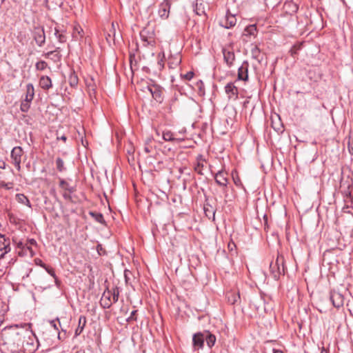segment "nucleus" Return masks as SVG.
Returning a JSON list of instances; mask_svg holds the SVG:
<instances>
[{
    "label": "nucleus",
    "mask_w": 353,
    "mask_h": 353,
    "mask_svg": "<svg viewBox=\"0 0 353 353\" xmlns=\"http://www.w3.org/2000/svg\"><path fill=\"white\" fill-rule=\"evenodd\" d=\"M31 325L30 323H25L21 325V329L19 330V325H12L8 328L9 337H6V341L4 342V345L13 343L17 347L23 345L26 336H30L31 334L30 331Z\"/></svg>",
    "instance_id": "nucleus-1"
},
{
    "label": "nucleus",
    "mask_w": 353,
    "mask_h": 353,
    "mask_svg": "<svg viewBox=\"0 0 353 353\" xmlns=\"http://www.w3.org/2000/svg\"><path fill=\"white\" fill-rule=\"evenodd\" d=\"M119 290L117 287L112 290L107 288L103 293L100 300V304L103 308H110L113 303L118 301Z\"/></svg>",
    "instance_id": "nucleus-2"
},
{
    "label": "nucleus",
    "mask_w": 353,
    "mask_h": 353,
    "mask_svg": "<svg viewBox=\"0 0 353 353\" xmlns=\"http://www.w3.org/2000/svg\"><path fill=\"white\" fill-rule=\"evenodd\" d=\"M270 272L275 280L284 273V259L282 256H278L275 263H270Z\"/></svg>",
    "instance_id": "nucleus-3"
},
{
    "label": "nucleus",
    "mask_w": 353,
    "mask_h": 353,
    "mask_svg": "<svg viewBox=\"0 0 353 353\" xmlns=\"http://www.w3.org/2000/svg\"><path fill=\"white\" fill-rule=\"evenodd\" d=\"M140 37L145 43V46H154V31L152 27L148 26L144 28L140 32Z\"/></svg>",
    "instance_id": "nucleus-4"
},
{
    "label": "nucleus",
    "mask_w": 353,
    "mask_h": 353,
    "mask_svg": "<svg viewBox=\"0 0 353 353\" xmlns=\"http://www.w3.org/2000/svg\"><path fill=\"white\" fill-rule=\"evenodd\" d=\"M23 156V150L20 146L14 147L11 151L10 158L12 163L15 166L18 171L21 170V163Z\"/></svg>",
    "instance_id": "nucleus-5"
},
{
    "label": "nucleus",
    "mask_w": 353,
    "mask_h": 353,
    "mask_svg": "<svg viewBox=\"0 0 353 353\" xmlns=\"http://www.w3.org/2000/svg\"><path fill=\"white\" fill-rule=\"evenodd\" d=\"M170 6V0H163V1L159 5L158 14L161 19L165 20L168 18Z\"/></svg>",
    "instance_id": "nucleus-6"
},
{
    "label": "nucleus",
    "mask_w": 353,
    "mask_h": 353,
    "mask_svg": "<svg viewBox=\"0 0 353 353\" xmlns=\"http://www.w3.org/2000/svg\"><path fill=\"white\" fill-rule=\"evenodd\" d=\"M34 39L39 46H42L46 41L45 32L43 28H35L33 32Z\"/></svg>",
    "instance_id": "nucleus-7"
},
{
    "label": "nucleus",
    "mask_w": 353,
    "mask_h": 353,
    "mask_svg": "<svg viewBox=\"0 0 353 353\" xmlns=\"http://www.w3.org/2000/svg\"><path fill=\"white\" fill-rule=\"evenodd\" d=\"M251 307H254V309L260 312L262 310H265L264 308V300L261 296H254L251 301L250 303Z\"/></svg>",
    "instance_id": "nucleus-8"
},
{
    "label": "nucleus",
    "mask_w": 353,
    "mask_h": 353,
    "mask_svg": "<svg viewBox=\"0 0 353 353\" xmlns=\"http://www.w3.org/2000/svg\"><path fill=\"white\" fill-rule=\"evenodd\" d=\"M193 346L194 348H203L204 344V336L202 333L194 334L192 339Z\"/></svg>",
    "instance_id": "nucleus-9"
},
{
    "label": "nucleus",
    "mask_w": 353,
    "mask_h": 353,
    "mask_svg": "<svg viewBox=\"0 0 353 353\" xmlns=\"http://www.w3.org/2000/svg\"><path fill=\"white\" fill-rule=\"evenodd\" d=\"M228 174L224 171H219L215 174V181L217 184L221 186H226L228 184Z\"/></svg>",
    "instance_id": "nucleus-10"
},
{
    "label": "nucleus",
    "mask_w": 353,
    "mask_h": 353,
    "mask_svg": "<svg viewBox=\"0 0 353 353\" xmlns=\"http://www.w3.org/2000/svg\"><path fill=\"white\" fill-rule=\"evenodd\" d=\"M223 57L228 66H231L235 59V55L233 51L228 49H223Z\"/></svg>",
    "instance_id": "nucleus-11"
},
{
    "label": "nucleus",
    "mask_w": 353,
    "mask_h": 353,
    "mask_svg": "<svg viewBox=\"0 0 353 353\" xmlns=\"http://www.w3.org/2000/svg\"><path fill=\"white\" fill-rule=\"evenodd\" d=\"M225 91L226 94L228 95L229 98H232L233 97H238V88L234 85L233 83H228L225 87Z\"/></svg>",
    "instance_id": "nucleus-12"
},
{
    "label": "nucleus",
    "mask_w": 353,
    "mask_h": 353,
    "mask_svg": "<svg viewBox=\"0 0 353 353\" xmlns=\"http://www.w3.org/2000/svg\"><path fill=\"white\" fill-rule=\"evenodd\" d=\"M163 139L165 141H177L180 142L184 140L183 138L177 137L173 132L170 130H165L163 132Z\"/></svg>",
    "instance_id": "nucleus-13"
},
{
    "label": "nucleus",
    "mask_w": 353,
    "mask_h": 353,
    "mask_svg": "<svg viewBox=\"0 0 353 353\" xmlns=\"http://www.w3.org/2000/svg\"><path fill=\"white\" fill-rule=\"evenodd\" d=\"M330 299L332 304L336 307H340L343 305V297L339 293H333L331 294Z\"/></svg>",
    "instance_id": "nucleus-14"
},
{
    "label": "nucleus",
    "mask_w": 353,
    "mask_h": 353,
    "mask_svg": "<svg viewBox=\"0 0 353 353\" xmlns=\"http://www.w3.org/2000/svg\"><path fill=\"white\" fill-rule=\"evenodd\" d=\"M147 88L151 93L152 97L157 101L161 102L162 100V92L161 90L156 86H148Z\"/></svg>",
    "instance_id": "nucleus-15"
},
{
    "label": "nucleus",
    "mask_w": 353,
    "mask_h": 353,
    "mask_svg": "<svg viewBox=\"0 0 353 353\" xmlns=\"http://www.w3.org/2000/svg\"><path fill=\"white\" fill-rule=\"evenodd\" d=\"M39 85L43 90H49L52 86L51 79L48 76H42L39 79Z\"/></svg>",
    "instance_id": "nucleus-16"
},
{
    "label": "nucleus",
    "mask_w": 353,
    "mask_h": 353,
    "mask_svg": "<svg viewBox=\"0 0 353 353\" xmlns=\"http://www.w3.org/2000/svg\"><path fill=\"white\" fill-rule=\"evenodd\" d=\"M236 23V19L234 15L227 14L225 19V23L222 26L228 29L234 26Z\"/></svg>",
    "instance_id": "nucleus-17"
},
{
    "label": "nucleus",
    "mask_w": 353,
    "mask_h": 353,
    "mask_svg": "<svg viewBox=\"0 0 353 353\" xmlns=\"http://www.w3.org/2000/svg\"><path fill=\"white\" fill-rule=\"evenodd\" d=\"M248 79V64H243L238 70V79L247 81Z\"/></svg>",
    "instance_id": "nucleus-18"
},
{
    "label": "nucleus",
    "mask_w": 353,
    "mask_h": 353,
    "mask_svg": "<svg viewBox=\"0 0 353 353\" xmlns=\"http://www.w3.org/2000/svg\"><path fill=\"white\" fill-rule=\"evenodd\" d=\"M181 61V58L179 54H176L175 56H171L168 59V66L170 68H175L178 66Z\"/></svg>",
    "instance_id": "nucleus-19"
},
{
    "label": "nucleus",
    "mask_w": 353,
    "mask_h": 353,
    "mask_svg": "<svg viewBox=\"0 0 353 353\" xmlns=\"http://www.w3.org/2000/svg\"><path fill=\"white\" fill-rule=\"evenodd\" d=\"M34 96V89L32 83H28L26 85V94L25 101L31 102Z\"/></svg>",
    "instance_id": "nucleus-20"
},
{
    "label": "nucleus",
    "mask_w": 353,
    "mask_h": 353,
    "mask_svg": "<svg viewBox=\"0 0 353 353\" xmlns=\"http://www.w3.org/2000/svg\"><path fill=\"white\" fill-rule=\"evenodd\" d=\"M10 248L8 244L5 243L3 236H0V259L3 258L4 255L10 251Z\"/></svg>",
    "instance_id": "nucleus-21"
},
{
    "label": "nucleus",
    "mask_w": 353,
    "mask_h": 353,
    "mask_svg": "<svg viewBox=\"0 0 353 353\" xmlns=\"http://www.w3.org/2000/svg\"><path fill=\"white\" fill-rule=\"evenodd\" d=\"M227 296L228 302L232 305L236 304L240 299V294L239 292H230Z\"/></svg>",
    "instance_id": "nucleus-22"
},
{
    "label": "nucleus",
    "mask_w": 353,
    "mask_h": 353,
    "mask_svg": "<svg viewBox=\"0 0 353 353\" xmlns=\"http://www.w3.org/2000/svg\"><path fill=\"white\" fill-rule=\"evenodd\" d=\"M197 163L194 167V170L199 174H203V161L204 159L201 155L199 156L196 159Z\"/></svg>",
    "instance_id": "nucleus-23"
},
{
    "label": "nucleus",
    "mask_w": 353,
    "mask_h": 353,
    "mask_svg": "<svg viewBox=\"0 0 353 353\" xmlns=\"http://www.w3.org/2000/svg\"><path fill=\"white\" fill-rule=\"evenodd\" d=\"M86 323V318L84 316H81L79 319V325L78 327L76 329L75 334L79 335L82 331L83 330V328Z\"/></svg>",
    "instance_id": "nucleus-24"
},
{
    "label": "nucleus",
    "mask_w": 353,
    "mask_h": 353,
    "mask_svg": "<svg viewBox=\"0 0 353 353\" xmlns=\"http://www.w3.org/2000/svg\"><path fill=\"white\" fill-rule=\"evenodd\" d=\"M257 32V29L255 25H250L247 26L244 30L243 34L245 36H254L255 37Z\"/></svg>",
    "instance_id": "nucleus-25"
},
{
    "label": "nucleus",
    "mask_w": 353,
    "mask_h": 353,
    "mask_svg": "<svg viewBox=\"0 0 353 353\" xmlns=\"http://www.w3.org/2000/svg\"><path fill=\"white\" fill-rule=\"evenodd\" d=\"M68 82L70 86L73 88L76 87L78 85L79 79L77 75L74 72H71V74H70Z\"/></svg>",
    "instance_id": "nucleus-26"
},
{
    "label": "nucleus",
    "mask_w": 353,
    "mask_h": 353,
    "mask_svg": "<svg viewBox=\"0 0 353 353\" xmlns=\"http://www.w3.org/2000/svg\"><path fill=\"white\" fill-rule=\"evenodd\" d=\"M165 64V54L164 52L158 54L157 68L159 70H162Z\"/></svg>",
    "instance_id": "nucleus-27"
},
{
    "label": "nucleus",
    "mask_w": 353,
    "mask_h": 353,
    "mask_svg": "<svg viewBox=\"0 0 353 353\" xmlns=\"http://www.w3.org/2000/svg\"><path fill=\"white\" fill-rule=\"evenodd\" d=\"M16 198L19 203L30 207V203L28 199L24 194H18L16 195Z\"/></svg>",
    "instance_id": "nucleus-28"
},
{
    "label": "nucleus",
    "mask_w": 353,
    "mask_h": 353,
    "mask_svg": "<svg viewBox=\"0 0 353 353\" xmlns=\"http://www.w3.org/2000/svg\"><path fill=\"white\" fill-rule=\"evenodd\" d=\"M90 214L92 217H93L97 222L100 223H104L105 221L102 214L96 212H90Z\"/></svg>",
    "instance_id": "nucleus-29"
},
{
    "label": "nucleus",
    "mask_w": 353,
    "mask_h": 353,
    "mask_svg": "<svg viewBox=\"0 0 353 353\" xmlns=\"http://www.w3.org/2000/svg\"><path fill=\"white\" fill-rule=\"evenodd\" d=\"M59 49V48H57L55 50H52V51H50V52H47L46 56L47 57H49L51 55H53V59H54V61L60 60L61 55L59 54V53L58 52Z\"/></svg>",
    "instance_id": "nucleus-30"
},
{
    "label": "nucleus",
    "mask_w": 353,
    "mask_h": 353,
    "mask_svg": "<svg viewBox=\"0 0 353 353\" xmlns=\"http://www.w3.org/2000/svg\"><path fill=\"white\" fill-rule=\"evenodd\" d=\"M205 340H206V343H207V345L210 347H212L214 343H215V341H216V337L214 335H212V334H208V336H206L205 338Z\"/></svg>",
    "instance_id": "nucleus-31"
},
{
    "label": "nucleus",
    "mask_w": 353,
    "mask_h": 353,
    "mask_svg": "<svg viewBox=\"0 0 353 353\" xmlns=\"http://www.w3.org/2000/svg\"><path fill=\"white\" fill-rule=\"evenodd\" d=\"M59 185L61 188L68 190L69 192H72L74 191V188L70 187L69 184L64 180H61Z\"/></svg>",
    "instance_id": "nucleus-32"
},
{
    "label": "nucleus",
    "mask_w": 353,
    "mask_h": 353,
    "mask_svg": "<svg viewBox=\"0 0 353 353\" xmlns=\"http://www.w3.org/2000/svg\"><path fill=\"white\" fill-rule=\"evenodd\" d=\"M56 165H57V170L59 172H63V170H65L64 163H63V161L61 158L58 157L57 159Z\"/></svg>",
    "instance_id": "nucleus-33"
},
{
    "label": "nucleus",
    "mask_w": 353,
    "mask_h": 353,
    "mask_svg": "<svg viewBox=\"0 0 353 353\" xmlns=\"http://www.w3.org/2000/svg\"><path fill=\"white\" fill-rule=\"evenodd\" d=\"M195 12L198 15H202L205 14V10L204 7L203 6L202 3H196V7H195Z\"/></svg>",
    "instance_id": "nucleus-34"
},
{
    "label": "nucleus",
    "mask_w": 353,
    "mask_h": 353,
    "mask_svg": "<svg viewBox=\"0 0 353 353\" xmlns=\"http://www.w3.org/2000/svg\"><path fill=\"white\" fill-rule=\"evenodd\" d=\"M54 34L60 43H64L66 41V37L63 33H60L58 30L55 29Z\"/></svg>",
    "instance_id": "nucleus-35"
},
{
    "label": "nucleus",
    "mask_w": 353,
    "mask_h": 353,
    "mask_svg": "<svg viewBox=\"0 0 353 353\" xmlns=\"http://www.w3.org/2000/svg\"><path fill=\"white\" fill-rule=\"evenodd\" d=\"M47 66L48 64L44 61H38L35 65V68L38 70H43L47 68Z\"/></svg>",
    "instance_id": "nucleus-36"
},
{
    "label": "nucleus",
    "mask_w": 353,
    "mask_h": 353,
    "mask_svg": "<svg viewBox=\"0 0 353 353\" xmlns=\"http://www.w3.org/2000/svg\"><path fill=\"white\" fill-rule=\"evenodd\" d=\"M251 53L253 58L257 59L260 54V50L256 46H254L251 50Z\"/></svg>",
    "instance_id": "nucleus-37"
},
{
    "label": "nucleus",
    "mask_w": 353,
    "mask_h": 353,
    "mask_svg": "<svg viewBox=\"0 0 353 353\" xmlns=\"http://www.w3.org/2000/svg\"><path fill=\"white\" fill-rule=\"evenodd\" d=\"M41 265L46 269V270L50 275L53 276L57 280V277H56L54 271L52 268L46 266L45 264H41Z\"/></svg>",
    "instance_id": "nucleus-38"
},
{
    "label": "nucleus",
    "mask_w": 353,
    "mask_h": 353,
    "mask_svg": "<svg viewBox=\"0 0 353 353\" xmlns=\"http://www.w3.org/2000/svg\"><path fill=\"white\" fill-rule=\"evenodd\" d=\"M232 178H233L234 183L236 185L242 186V183H241L240 178L237 175H235L234 173H232Z\"/></svg>",
    "instance_id": "nucleus-39"
},
{
    "label": "nucleus",
    "mask_w": 353,
    "mask_h": 353,
    "mask_svg": "<svg viewBox=\"0 0 353 353\" xmlns=\"http://www.w3.org/2000/svg\"><path fill=\"white\" fill-rule=\"evenodd\" d=\"M143 150L145 153H150L153 150V146L152 144H149L148 143L147 144H145Z\"/></svg>",
    "instance_id": "nucleus-40"
},
{
    "label": "nucleus",
    "mask_w": 353,
    "mask_h": 353,
    "mask_svg": "<svg viewBox=\"0 0 353 353\" xmlns=\"http://www.w3.org/2000/svg\"><path fill=\"white\" fill-rule=\"evenodd\" d=\"M29 103L30 102H23L21 105V111L23 112H27L30 108V105H29Z\"/></svg>",
    "instance_id": "nucleus-41"
},
{
    "label": "nucleus",
    "mask_w": 353,
    "mask_h": 353,
    "mask_svg": "<svg viewBox=\"0 0 353 353\" xmlns=\"http://www.w3.org/2000/svg\"><path fill=\"white\" fill-rule=\"evenodd\" d=\"M87 86L88 88L90 94H91V92H94L95 86L93 83H92V82L87 83Z\"/></svg>",
    "instance_id": "nucleus-42"
},
{
    "label": "nucleus",
    "mask_w": 353,
    "mask_h": 353,
    "mask_svg": "<svg viewBox=\"0 0 353 353\" xmlns=\"http://www.w3.org/2000/svg\"><path fill=\"white\" fill-rule=\"evenodd\" d=\"M194 76V73L192 72H187L185 75H184V78L186 79V80H190L192 79Z\"/></svg>",
    "instance_id": "nucleus-43"
},
{
    "label": "nucleus",
    "mask_w": 353,
    "mask_h": 353,
    "mask_svg": "<svg viewBox=\"0 0 353 353\" xmlns=\"http://www.w3.org/2000/svg\"><path fill=\"white\" fill-rule=\"evenodd\" d=\"M285 6H292V8H293L292 11H293V12H296V11L297 10V9H298V8H297L296 5V4H294V3H288V4H285Z\"/></svg>",
    "instance_id": "nucleus-44"
},
{
    "label": "nucleus",
    "mask_w": 353,
    "mask_h": 353,
    "mask_svg": "<svg viewBox=\"0 0 353 353\" xmlns=\"http://www.w3.org/2000/svg\"><path fill=\"white\" fill-rule=\"evenodd\" d=\"M153 141V138L152 137H148L146 139V140L145 141V144H147L148 143L149 144H152V142Z\"/></svg>",
    "instance_id": "nucleus-45"
},
{
    "label": "nucleus",
    "mask_w": 353,
    "mask_h": 353,
    "mask_svg": "<svg viewBox=\"0 0 353 353\" xmlns=\"http://www.w3.org/2000/svg\"><path fill=\"white\" fill-rule=\"evenodd\" d=\"M28 243H29L30 245H36V243H36V241H35L34 239H30V240L28 241Z\"/></svg>",
    "instance_id": "nucleus-46"
},
{
    "label": "nucleus",
    "mask_w": 353,
    "mask_h": 353,
    "mask_svg": "<svg viewBox=\"0 0 353 353\" xmlns=\"http://www.w3.org/2000/svg\"><path fill=\"white\" fill-rule=\"evenodd\" d=\"M50 324L52 325V326L55 329V330H58V327L57 326V324H56V322L54 321H52L50 322Z\"/></svg>",
    "instance_id": "nucleus-47"
},
{
    "label": "nucleus",
    "mask_w": 353,
    "mask_h": 353,
    "mask_svg": "<svg viewBox=\"0 0 353 353\" xmlns=\"http://www.w3.org/2000/svg\"><path fill=\"white\" fill-rule=\"evenodd\" d=\"M130 273V271H128V270H125V281L126 282H128V274Z\"/></svg>",
    "instance_id": "nucleus-48"
},
{
    "label": "nucleus",
    "mask_w": 353,
    "mask_h": 353,
    "mask_svg": "<svg viewBox=\"0 0 353 353\" xmlns=\"http://www.w3.org/2000/svg\"><path fill=\"white\" fill-rule=\"evenodd\" d=\"M57 139H61V140H62L63 141H65L66 139H67V137L65 135H63V136H61L60 137H57Z\"/></svg>",
    "instance_id": "nucleus-49"
},
{
    "label": "nucleus",
    "mask_w": 353,
    "mask_h": 353,
    "mask_svg": "<svg viewBox=\"0 0 353 353\" xmlns=\"http://www.w3.org/2000/svg\"><path fill=\"white\" fill-rule=\"evenodd\" d=\"M272 353H283L282 351L280 350H273Z\"/></svg>",
    "instance_id": "nucleus-50"
},
{
    "label": "nucleus",
    "mask_w": 353,
    "mask_h": 353,
    "mask_svg": "<svg viewBox=\"0 0 353 353\" xmlns=\"http://www.w3.org/2000/svg\"><path fill=\"white\" fill-rule=\"evenodd\" d=\"M63 196H64L65 199H68V198H70V195H69V194H67L66 193H64V194H63Z\"/></svg>",
    "instance_id": "nucleus-51"
},
{
    "label": "nucleus",
    "mask_w": 353,
    "mask_h": 353,
    "mask_svg": "<svg viewBox=\"0 0 353 353\" xmlns=\"http://www.w3.org/2000/svg\"><path fill=\"white\" fill-rule=\"evenodd\" d=\"M76 353H85V352H84V350H77L76 352Z\"/></svg>",
    "instance_id": "nucleus-52"
},
{
    "label": "nucleus",
    "mask_w": 353,
    "mask_h": 353,
    "mask_svg": "<svg viewBox=\"0 0 353 353\" xmlns=\"http://www.w3.org/2000/svg\"><path fill=\"white\" fill-rule=\"evenodd\" d=\"M137 312L136 310L134 311H132V313H131V316L130 318H132L133 315H134V314Z\"/></svg>",
    "instance_id": "nucleus-53"
},
{
    "label": "nucleus",
    "mask_w": 353,
    "mask_h": 353,
    "mask_svg": "<svg viewBox=\"0 0 353 353\" xmlns=\"http://www.w3.org/2000/svg\"><path fill=\"white\" fill-rule=\"evenodd\" d=\"M321 353H327V352L325 350H323V351H321Z\"/></svg>",
    "instance_id": "nucleus-54"
},
{
    "label": "nucleus",
    "mask_w": 353,
    "mask_h": 353,
    "mask_svg": "<svg viewBox=\"0 0 353 353\" xmlns=\"http://www.w3.org/2000/svg\"><path fill=\"white\" fill-rule=\"evenodd\" d=\"M204 211L205 212V213H207L208 210L205 208Z\"/></svg>",
    "instance_id": "nucleus-55"
},
{
    "label": "nucleus",
    "mask_w": 353,
    "mask_h": 353,
    "mask_svg": "<svg viewBox=\"0 0 353 353\" xmlns=\"http://www.w3.org/2000/svg\"><path fill=\"white\" fill-rule=\"evenodd\" d=\"M1 1H2V2H3L5 0H1Z\"/></svg>",
    "instance_id": "nucleus-56"
},
{
    "label": "nucleus",
    "mask_w": 353,
    "mask_h": 353,
    "mask_svg": "<svg viewBox=\"0 0 353 353\" xmlns=\"http://www.w3.org/2000/svg\"><path fill=\"white\" fill-rule=\"evenodd\" d=\"M352 154H353V149H352V152H351Z\"/></svg>",
    "instance_id": "nucleus-57"
}]
</instances>
